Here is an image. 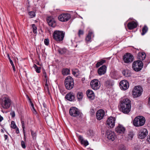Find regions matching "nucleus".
Instances as JSON below:
<instances>
[{
	"label": "nucleus",
	"mask_w": 150,
	"mask_h": 150,
	"mask_svg": "<svg viewBox=\"0 0 150 150\" xmlns=\"http://www.w3.org/2000/svg\"><path fill=\"white\" fill-rule=\"evenodd\" d=\"M120 109L124 113L128 114L130 111L131 101L127 98L122 99L120 101Z\"/></svg>",
	"instance_id": "obj_1"
},
{
	"label": "nucleus",
	"mask_w": 150,
	"mask_h": 150,
	"mask_svg": "<svg viewBox=\"0 0 150 150\" xmlns=\"http://www.w3.org/2000/svg\"><path fill=\"white\" fill-rule=\"evenodd\" d=\"M12 104L13 101L11 97L7 96H4L0 100L1 108L5 110L8 109Z\"/></svg>",
	"instance_id": "obj_2"
},
{
	"label": "nucleus",
	"mask_w": 150,
	"mask_h": 150,
	"mask_svg": "<svg viewBox=\"0 0 150 150\" xmlns=\"http://www.w3.org/2000/svg\"><path fill=\"white\" fill-rule=\"evenodd\" d=\"M65 33L63 31L55 30L53 34V39L57 42L62 41L64 37Z\"/></svg>",
	"instance_id": "obj_3"
},
{
	"label": "nucleus",
	"mask_w": 150,
	"mask_h": 150,
	"mask_svg": "<svg viewBox=\"0 0 150 150\" xmlns=\"http://www.w3.org/2000/svg\"><path fill=\"white\" fill-rule=\"evenodd\" d=\"M145 121L144 117L141 116H138L135 118L133 121V124L137 127L142 126L144 125Z\"/></svg>",
	"instance_id": "obj_4"
},
{
	"label": "nucleus",
	"mask_w": 150,
	"mask_h": 150,
	"mask_svg": "<svg viewBox=\"0 0 150 150\" xmlns=\"http://www.w3.org/2000/svg\"><path fill=\"white\" fill-rule=\"evenodd\" d=\"M64 85L67 90H71L74 87V83L73 79L70 76L67 77L64 81Z\"/></svg>",
	"instance_id": "obj_5"
},
{
	"label": "nucleus",
	"mask_w": 150,
	"mask_h": 150,
	"mask_svg": "<svg viewBox=\"0 0 150 150\" xmlns=\"http://www.w3.org/2000/svg\"><path fill=\"white\" fill-rule=\"evenodd\" d=\"M70 115L73 117H81L82 114L77 108L74 107L71 108L69 110Z\"/></svg>",
	"instance_id": "obj_6"
},
{
	"label": "nucleus",
	"mask_w": 150,
	"mask_h": 150,
	"mask_svg": "<svg viewBox=\"0 0 150 150\" xmlns=\"http://www.w3.org/2000/svg\"><path fill=\"white\" fill-rule=\"evenodd\" d=\"M143 67V63L142 61L137 60L134 61L132 65L133 69L135 71H140Z\"/></svg>",
	"instance_id": "obj_7"
},
{
	"label": "nucleus",
	"mask_w": 150,
	"mask_h": 150,
	"mask_svg": "<svg viewBox=\"0 0 150 150\" xmlns=\"http://www.w3.org/2000/svg\"><path fill=\"white\" fill-rule=\"evenodd\" d=\"M142 92V89L141 86H135L133 90V95L134 98L140 96Z\"/></svg>",
	"instance_id": "obj_8"
},
{
	"label": "nucleus",
	"mask_w": 150,
	"mask_h": 150,
	"mask_svg": "<svg viewBox=\"0 0 150 150\" xmlns=\"http://www.w3.org/2000/svg\"><path fill=\"white\" fill-rule=\"evenodd\" d=\"M100 82L97 79L92 80L90 83V85L92 89L97 90L99 89L100 87Z\"/></svg>",
	"instance_id": "obj_9"
},
{
	"label": "nucleus",
	"mask_w": 150,
	"mask_h": 150,
	"mask_svg": "<svg viewBox=\"0 0 150 150\" xmlns=\"http://www.w3.org/2000/svg\"><path fill=\"white\" fill-rule=\"evenodd\" d=\"M71 17L70 14L68 13H64L60 15L58 17V18L59 21L64 22L67 21Z\"/></svg>",
	"instance_id": "obj_10"
},
{
	"label": "nucleus",
	"mask_w": 150,
	"mask_h": 150,
	"mask_svg": "<svg viewBox=\"0 0 150 150\" xmlns=\"http://www.w3.org/2000/svg\"><path fill=\"white\" fill-rule=\"evenodd\" d=\"M123 59L125 63H131L134 60L133 56L130 53H127L123 56Z\"/></svg>",
	"instance_id": "obj_11"
},
{
	"label": "nucleus",
	"mask_w": 150,
	"mask_h": 150,
	"mask_svg": "<svg viewBox=\"0 0 150 150\" xmlns=\"http://www.w3.org/2000/svg\"><path fill=\"white\" fill-rule=\"evenodd\" d=\"M106 135L107 138L109 140L112 141L114 140L116 138L115 133L110 130H108L106 131Z\"/></svg>",
	"instance_id": "obj_12"
},
{
	"label": "nucleus",
	"mask_w": 150,
	"mask_h": 150,
	"mask_svg": "<svg viewBox=\"0 0 150 150\" xmlns=\"http://www.w3.org/2000/svg\"><path fill=\"white\" fill-rule=\"evenodd\" d=\"M120 86L122 90H125L127 89L129 86L128 81L125 80L121 81L120 83Z\"/></svg>",
	"instance_id": "obj_13"
},
{
	"label": "nucleus",
	"mask_w": 150,
	"mask_h": 150,
	"mask_svg": "<svg viewBox=\"0 0 150 150\" xmlns=\"http://www.w3.org/2000/svg\"><path fill=\"white\" fill-rule=\"evenodd\" d=\"M115 119L114 117H110L106 121V124L110 128H112L115 126Z\"/></svg>",
	"instance_id": "obj_14"
},
{
	"label": "nucleus",
	"mask_w": 150,
	"mask_h": 150,
	"mask_svg": "<svg viewBox=\"0 0 150 150\" xmlns=\"http://www.w3.org/2000/svg\"><path fill=\"white\" fill-rule=\"evenodd\" d=\"M147 130L145 128L141 129L139 133V137L141 139L144 138L148 135Z\"/></svg>",
	"instance_id": "obj_15"
},
{
	"label": "nucleus",
	"mask_w": 150,
	"mask_h": 150,
	"mask_svg": "<svg viewBox=\"0 0 150 150\" xmlns=\"http://www.w3.org/2000/svg\"><path fill=\"white\" fill-rule=\"evenodd\" d=\"M104 111L102 109H100L97 111L96 113V117L98 120L103 119L105 115Z\"/></svg>",
	"instance_id": "obj_16"
},
{
	"label": "nucleus",
	"mask_w": 150,
	"mask_h": 150,
	"mask_svg": "<svg viewBox=\"0 0 150 150\" xmlns=\"http://www.w3.org/2000/svg\"><path fill=\"white\" fill-rule=\"evenodd\" d=\"M47 21L50 26L52 27H54L56 26V21L52 17H48L47 18Z\"/></svg>",
	"instance_id": "obj_17"
},
{
	"label": "nucleus",
	"mask_w": 150,
	"mask_h": 150,
	"mask_svg": "<svg viewBox=\"0 0 150 150\" xmlns=\"http://www.w3.org/2000/svg\"><path fill=\"white\" fill-rule=\"evenodd\" d=\"M107 67L105 65H103L100 67L98 71V74L99 75H102L105 74L106 71Z\"/></svg>",
	"instance_id": "obj_18"
},
{
	"label": "nucleus",
	"mask_w": 150,
	"mask_h": 150,
	"mask_svg": "<svg viewBox=\"0 0 150 150\" xmlns=\"http://www.w3.org/2000/svg\"><path fill=\"white\" fill-rule=\"evenodd\" d=\"M125 129L122 125H119L118 126L115 128V131L119 134H123L124 133Z\"/></svg>",
	"instance_id": "obj_19"
},
{
	"label": "nucleus",
	"mask_w": 150,
	"mask_h": 150,
	"mask_svg": "<svg viewBox=\"0 0 150 150\" xmlns=\"http://www.w3.org/2000/svg\"><path fill=\"white\" fill-rule=\"evenodd\" d=\"M65 98L67 100L71 101L75 99V96L73 93L70 92L66 95Z\"/></svg>",
	"instance_id": "obj_20"
},
{
	"label": "nucleus",
	"mask_w": 150,
	"mask_h": 150,
	"mask_svg": "<svg viewBox=\"0 0 150 150\" xmlns=\"http://www.w3.org/2000/svg\"><path fill=\"white\" fill-rule=\"evenodd\" d=\"M137 25V23L136 22L133 21L127 24V27L129 30H132L136 28Z\"/></svg>",
	"instance_id": "obj_21"
},
{
	"label": "nucleus",
	"mask_w": 150,
	"mask_h": 150,
	"mask_svg": "<svg viewBox=\"0 0 150 150\" xmlns=\"http://www.w3.org/2000/svg\"><path fill=\"white\" fill-rule=\"evenodd\" d=\"M86 94L90 100H93L95 98V94L91 90H88L86 91Z\"/></svg>",
	"instance_id": "obj_22"
},
{
	"label": "nucleus",
	"mask_w": 150,
	"mask_h": 150,
	"mask_svg": "<svg viewBox=\"0 0 150 150\" xmlns=\"http://www.w3.org/2000/svg\"><path fill=\"white\" fill-rule=\"evenodd\" d=\"M146 57L145 53L144 52L139 53L138 54L137 58L139 61L143 60L145 59Z\"/></svg>",
	"instance_id": "obj_23"
},
{
	"label": "nucleus",
	"mask_w": 150,
	"mask_h": 150,
	"mask_svg": "<svg viewBox=\"0 0 150 150\" xmlns=\"http://www.w3.org/2000/svg\"><path fill=\"white\" fill-rule=\"evenodd\" d=\"M112 85V82L110 80H107L105 82V85L107 88L111 87Z\"/></svg>",
	"instance_id": "obj_24"
},
{
	"label": "nucleus",
	"mask_w": 150,
	"mask_h": 150,
	"mask_svg": "<svg viewBox=\"0 0 150 150\" xmlns=\"http://www.w3.org/2000/svg\"><path fill=\"white\" fill-rule=\"evenodd\" d=\"M45 120L47 123L50 125L53 122V119L51 116H46L45 117Z\"/></svg>",
	"instance_id": "obj_25"
},
{
	"label": "nucleus",
	"mask_w": 150,
	"mask_h": 150,
	"mask_svg": "<svg viewBox=\"0 0 150 150\" xmlns=\"http://www.w3.org/2000/svg\"><path fill=\"white\" fill-rule=\"evenodd\" d=\"M93 35V34L92 32L89 31L88 35L86 38V40L88 42H91V36L92 35L93 37H94V35Z\"/></svg>",
	"instance_id": "obj_26"
},
{
	"label": "nucleus",
	"mask_w": 150,
	"mask_h": 150,
	"mask_svg": "<svg viewBox=\"0 0 150 150\" xmlns=\"http://www.w3.org/2000/svg\"><path fill=\"white\" fill-rule=\"evenodd\" d=\"M77 98L79 101L81 100L83 97V94L82 92H79L77 93Z\"/></svg>",
	"instance_id": "obj_27"
},
{
	"label": "nucleus",
	"mask_w": 150,
	"mask_h": 150,
	"mask_svg": "<svg viewBox=\"0 0 150 150\" xmlns=\"http://www.w3.org/2000/svg\"><path fill=\"white\" fill-rule=\"evenodd\" d=\"M58 52L61 54H65L67 52V50L65 48H59L58 50Z\"/></svg>",
	"instance_id": "obj_28"
},
{
	"label": "nucleus",
	"mask_w": 150,
	"mask_h": 150,
	"mask_svg": "<svg viewBox=\"0 0 150 150\" xmlns=\"http://www.w3.org/2000/svg\"><path fill=\"white\" fill-rule=\"evenodd\" d=\"M148 29V28L147 26L145 25L142 28V32L141 33V35H144L147 32Z\"/></svg>",
	"instance_id": "obj_29"
},
{
	"label": "nucleus",
	"mask_w": 150,
	"mask_h": 150,
	"mask_svg": "<svg viewBox=\"0 0 150 150\" xmlns=\"http://www.w3.org/2000/svg\"><path fill=\"white\" fill-rule=\"evenodd\" d=\"M62 74L64 75H67L69 74L70 70L68 69H63L62 71Z\"/></svg>",
	"instance_id": "obj_30"
},
{
	"label": "nucleus",
	"mask_w": 150,
	"mask_h": 150,
	"mask_svg": "<svg viewBox=\"0 0 150 150\" xmlns=\"http://www.w3.org/2000/svg\"><path fill=\"white\" fill-rule=\"evenodd\" d=\"M28 99L30 101V103L32 107V109H31L33 111L34 113H35V114L36 113V111L34 108V105L32 102L31 100V99L30 98H29L28 97Z\"/></svg>",
	"instance_id": "obj_31"
},
{
	"label": "nucleus",
	"mask_w": 150,
	"mask_h": 150,
	"mask_svg": "<svg viewBox=\"0 0 150 150\" xmlns=\"http://www.w3.org/2000/svg\"><path fill=\"white\" fill-rule=\"evenodd\" d=\"M105 62V60L103 59H102L101 61L97 62L96 64V67L97 68L98 67L102 65Z\"/></svg>",
	"instance_id": "obj_32"
},
{
	"label": "nucleus",
	"mask_w": 150,
	"mask_h": 150,
	"mask_svg": "<svg viewBox=\"0 0 150 150\" xmlns=\"http://www.w3.org/2000/svg\"><path fill=\"white\" fill-rule=\"evenodd\" d=\"M32 28L33 29V32L35 34L37 33V28L35 24L32 25Z\"/></svg>",
	"instance_id": "obj_33"
},
{
	"label": "nucleus",
	"mask_w": 150,
	"mask_h": 150,
	"mask_svg": "<svg viewBox=\"0 0 150 150\" xmlns=\"http://www.w3.org/2000/svg\"><path fill=\"white\" fill-rule=\"evenodd\" d=\"M33 67L35 69V71L36 72L39 73L40 72L41 68L40 67H38L36 65L34 64Z\"/></svg>",
	"instance_id": "obj_34"
},
{
	"label": "nucleus",
	"mask_w": 150,
	"mask_h": 150,
	"mask_svg": "<svg viewBox=\"0 0 150 150\" xmlns=\"http://www.w3.org/2000/svg\"><path fill=\"white\" fill-rule=\"evenodd\" d=\"M122 73L124 76L126 77H129L130 76V73H129L127 71H123Z\"/></svg>",
	"instance_id": "obj_35"
},
{
	"label": "nucleus",
	"mask_w": 150,
	"mask_h": 150,
	"mask_svg": "<svg viewBox=\"0 0 150 150\" xmlns=\"http://www.w3.org/2000/svg\"><path fill=\"white\" fill-rule=\"evenodd\" d=\"M28 14L30 18H33L35 16V13L33 11L29 12Z\"/></svg>",
	"instance_id": "obj_36"
},
{
	"label": "nucleus",
	"mask_w": 150,
	"mask_h": 150,
	"mask_svg": "<svg viewBox=\"0 0 150 150\" xmlns=\"http://www.w3.org/2000/svg\"><path fill=\"white\" fill-rule=\"evenodd\" d=\"M11 127L13 129H16V126L14 121H12L11 123Z\"/></svg>",
	"instance_id": "obj_37"
},
{
	"label": "nucleus",
	"mask_w": 150,
	"mask_h": 150,
	"mask_svg": "<svg viewBox=\"0 0 150 150\" xmlns=\"http://www.w3.org/2000/svg\"><path fill=\"white\" fill-rule=\"evenodd\" d=\"M84 34V31L83 30L81 29L79 30L78 33V35L79 37H80L81 35H83Z\"/></svg>",
	"instance_id": "obj_38"
},
{
	"label": "nucleus",
	"mask_w": 150,
	"mask_h": 150,
	"mask_svg": "<svg viewBox=\"0 0 150 150\" xmlns=\"http://www.w3.org/2000/svg\"><path fill=\"white\" fill-rule=\"evenodd\" d=\"M89 136H93L94 135V133L92 130H89L88 133Z\"/></svg>",
	"instance_id": "obj_39"
},
{
	"label": "nucleus",
	"mask_w": 150,
	"mask_h": 150,
	"mask_svg": "<svg viewBox=\"0 0 150 150\" xmlns=\"http://www.w3.org/2000/svg\"><path fill=\"white\" fill-rule=\"evenodd\" d=\"M21 145L23 149H25L26 146L25 142L23 141L21 142Z\"/></svg>",
	"instance_id": "obj_40"
},
{
	"label": "nucleus",
	"mask_w": 150,
	"mask_h": 150,
	"mask_svg": "<svg viewBox=\"0 0 150 150\" xmlns=\"http://www.w3.org/2000/svg\"><path fill=\"white\" fill-rule=\"evenodd\" d=\"M81 144H83L85 146H86L88 144V142L87 140H83L81 142Z\"/></svg>",
	"instance_id": "obj_41"
},
{
	"label": "nucleus",
	"mask_w": 150,
	"mask_h": 150,
	"mask_svg": "<svg viewBox=\"0 0 150 150\" xmlns=\"http://www.w3.org/2000/svg\"><path fill=\"white\" fill-rule=\"evenodd\" d=\"M134 134L132 132H129L128 135V137L129 138L132 139L133 136Z\"/></svg>",
	"instance_id": "obj_42"
},
{
	"label": "nucleus",
	"mask_w": 150,
	"mask_h": 150,
	"mask_svg": "<svg viewBox=\"0 0 150 150\" xmlns=\"http://www.w3.org/2000/svg\"><path fill=\"white\" fill-rule=\"evenodd\" d=\"M49 40L48 39H45L44 40V43L46 45H48L49 44Z\"/></svg>",
	"instance_id": "obj_43"
},
{
	"label": "nucleus",
	"mask_w": 150,
	"mask_h": 150,
	"mask_svg": "<svg viewBox=\"0 0 150 150\" xmlns=\"http://www.w3.org/2000/svg\"><path fill=\"white\" fill-rule=\"evenodd\" d=\"M21 124L22 127V128L23 129V132L24 133V135H25V124H24V121H22L21 122Z\"/></svg>",
	"instance_id": "obj_44"
},
{
	"label": "nucleus",
	"mask_w": 150,
	"mask_h": 150,
	"mask_svg": "<svg viewBox=\"0 0 150 150\" xmlns=\"http://www.w3.org/2000/svg\"><path fill=\"white\" fill-rule=\"evenodd\" d=\"M31 135L34 138H35L36 136V134L33 131L31 130Z\"/></svg>",
	"instance_id": "obj_45"
},
{
	"label": "nucleus",
	"mask_w": 150,
	"mask_h": 150,
	"mask_svg": "<svg viewBox=\"0 0 150 150\" xmlns=\"http://www.w3.org/2000/svg\"><path fill=\"white\" fill-rule=\"evenodd\" d=\"M90 113L91 115H93L95 113V110L93 109H91L90 110Z\"/></svg>",
	"instance_id": "obj_46"
},
{
	"label": "nucleus",
	"mask_w": 150,
	"mask_h": 150,
	"mask_svg": "<svg viewBox=\"0 0 150 150\" xmlns=\"http://www.w3.org/2000/svg\"><path fill=\"white\" fill-rule=\"evenodd\" d=\"M10 115L12 117H15V112L14 111H11L10 113Z\"/></svg>",
	"instance_id": "obj_47"
},
{
	"label": "nucleus",
	"mask_w": 150,
	"mask_h": 150,
	"mask_svg": "<svg viewBox=\"0 0 150 150\" xmlns=\"http://www.w3.org/2000/svg\"><path fill=\"white\" fill-rule=\"evenodd\" d=\"M79 140L81 142H82L84 140L82 137L81 135H80L79 136Z\"/></svg>",
	"instance_id": "obj_48"
},
{
	"label": "nucleus",
	"mask_w": 150,
	"mask_h": 150,
	"mask_svg": "<svg viewBox=\"0 0 150 150\" xmlns=\"http://www.w3.org/2000/svg\"><path fill=\"white\" fill-rule=\"evenodd\" d=\"M9 61L10 62V64H11V66H13L14 65L13 62L12 60H11V59L9 57Z\"/></svg>",
	"instance_id": "obj_49"
},
{
	"label": "nucleus",
	"mask_w": 150,
	"mask_h": 150,
	"mask_svg": "<svg viewBox=\"0 0 150 150\" xmlns=\"http://www.w3.org/2000/svg\"><path fill=\"white\" fill-rule=\"evenodd\" d=\"M43 76H44V77L45 78H47V75H46V72H45V71H43Z\"/></svg>",
	"instance_id": "obj_50"
},
{
	"label": "nucleus",
	"mask_w": 150,
	"mask_h": 150,
	"mask_svg": "<svg viewBox=\"0 0 150 150\" xmlns=\"http://www.w3.org/2000/svg\"><path fill=\"white\" fill-rule=\"evenodd\" d=\"M147 140L149 143H150V135H149L148 136L147 138Z\"/></svg>",
	"instance_id": "obj_51"
},
{
	"label": "nucleus",
	"mask_w": 150,
	"mask_h": 150,
	"mask_svg": "<svg viewBox=\"0 0 150 150\" xmlns=\"http://www.w3.org/2000/svg\"><path fill=\"white\" fill-rule=\"evenodd\" d=\"M16 129V133L17 134H18L19 132V131L18 128V127H17Z\"/></svg>",
	"instance_id": "obj_52"
},
{
	"label": "nucleus",
	"mask_w": 150,
	"mask_h": 150,
	"mask_svg": "<svg viewBox=\"0 0 150 150\" xmlns=\"http://www.w3.org/2000/svg\"><path fill=\"white\" fill-rule=\"evenodd\" d=\"M8 137V136L7 135H4V139H5V140H6L7 138Z\"/></svg>",
	"instance_id": "obj_53"
},
{
	"label": "nucleus",
	"mask_w": 150,
	"mask_h": 150,
	"mask_svg": "<svg viewBox=\"0 0 150 150\" xmlns=\"http://www.w3.org/2000/svg\"><path fill=\"white\" fill-rule=\"evenodd\" d=\"M12 67H13V70L14 71H16V68H15V66L14 65L13 66H12Z\"/></svg>",
	"instance_id": "obj_54"
},
{
	"label": "nucleus",
	"mask_w": 150,
	"mask_h": 150,
	"mask_svg": "<svg viewBox=\"0 0 150 150\" xmlns=\"http://www.w3.org/2000/svg\"><path fill=\"white\" fill-rule=\"evenodd\" d=\"M43 106L45 108H46V105L45 103H44L43 104Z\"/></svg>",
	"instance_id": "obj_55"
},
{
	"label": "nucleus",
	"mask_w": 150,
	"mask_h": 150,
	"mask_svg": "<svg viewBox=\"0 0 150 150\" xmlns=\"http://www.w3.org/2000/svg\"><path fill=\"white\" fill-rule=\"evenodd\" d=\"M72 74H73L74 75H75L76 74V73L75 71H72Z\"/></svg>",
	"instance_id": "obj_56"
},
{
	"label": "nucleus",
	"mask_w": 150,
	"mask_h": 150,
	"mask_svg": "<svg viewBox=\"0 0 150 150\" xmlns=\"http://www.w3.org/2000/svg\"><path fill=\"white\" fill-rule=\"evenodd\" d=\"M45 86L46 87H47V88H48V85L47 84V83L45 84Z\"/></svg>",
	"instance_id": "obj_57"
},
{
	"label": "nucleus",
	"mask_w": 150,
	"mask_h": 150,
	"mask_svg": "<svg viewBox=\"0 0 150 150\" xmlns=\"http://www.w3.org/2000/svg\"><path fill=\"white\" fill-rule=\"evenodd\" d=\"M113 72H111V73H110V74L111 75L112 73H113Z\"/></svg>",
	"instance_id": "obj_58"
},
{
	"label": "nucleus",
	"mask_w": 150,
	"mask_h": 150,
	"mask_svg": "<svg viewBox=\"0 0 150 150\" xmlns=\"http://www.w3.org/2000/svg\"><path fill=\"white\" fill-rule=\"evenodd\" d=\"M27 10H28V11H29V10H28V7H27Z\"/></svg>",
	"instance_id": "obj_59"
},
{
	"label": "nucleus",
	"mask_w": 150,
	"mask_h": 150,
	"mask_svg": "<svg viewBox=\"0 0 150 150\" xmlns=\"http://www.w3.org/2000/svg\"><path fill=\"white\" fill-rule=\"evenodd\" d=\"M145 150H148V149H145Z\"/></svg>",
	"instance_id": "obj_60"
},
{
	"label": "nucleus",
	"mask_w": 150,
	"mask_h": 150,
	"mask_svg": "<svg viewBox=\"0 0 150 150\" xmlns=\"http://www.w3.org/2000/svg\"><path fill=\"white\" fill-rule=\"evenodd\" d=\"M68 150H70V149H69Z\"/></svg>",
	"instance_id": "obj_61"
}]
</instances>
